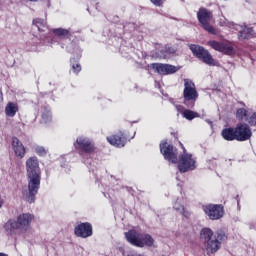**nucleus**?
Segmentation results:
<instances>
[{"label": "nucleus", "instance_id": "obj_1", "mask_svg": "<svg viewBox=\"0 0 256 256\" xmlns=\"http://www.w3.org/2000/svg\"><path fill=\"white\" fill-rule=\"evenodd\" d=\"M26 171L28 177V190H23L24 199L28 203H35V196L41 187V169L36 157H30L26 161Z\"/></svg>", "mask_w": 256, "mask_h": 256}, {"label": "nucleus", "instance_id": "obj_2", "mask_svg": "<svg viewBox=\"0 0 256 256\" xmlns=\"http://www.w3.org/2000/svg\"><path fill=\"white\" fill-rule=\"evenodd\" d=\"M226 239L227 235H225V232L222 230L216 231L215 235L210 228H203L200 231V240L208 253H217V251L221 249V244Z\"/></svg>", "mask_w": 256, "mask_h": 256}, {"label": "nucleus", "instance_id": "obj_3", "mask_svg": "<svg viewBox=\"0 0 256 256\" xmlns=\"http://www.w3.org/2000/svg\"><path fill=\"white\" fill-rule=\"evenodd\" d=\"M35 217L30 213H23L17 217V220H9L4 229L8 235H23L31 228V222Z\"/></svg>", "mask_w": 256, "mask_h": 256}, {"label": "nucleus", "instance_id": "obj_4", "mask_svg": "<svg viewBox=\"0 0 256 256\" xmlns=\"http://www.w3.org/2000/svg\"><path fill=\"white\" fill-rule=\"evenodd\" d=\"M125 238L134 247H153V237L149 234H143L135 229L125 232Z\"/></svg>", "mask_w": 256, "mask_h": 256}, {"label": "nucleus", "instance_id": "obj_5", "mask_svg": "<svg viewBox=\"0 0 256 256\" xmlns=\"http://www.w3.org/2000/svg\"><path fill=\"white\" fill-rule=\"evenodd\" d=\"M189 47L197 59H200V61L204 62L210 67H219V62L213 59V56L211 53H209V50H206L205 48L195 44H191Z\"/></svg>", "mask_w": 256, "mask_h": 256}, {"label": "nucleus", "instance_id": "obj_6", "mask_svg": "<svg viewBox=\"0 0 256 256\" xmlns=\"http://www.w3.org/2000/svg\"><path fill=\"white\" fill-rule=\"evenodd\" d=\"M183 97L187 107H195V101L199 98V93L191 79H184Z\"/></svg>", "mask_w": 256, "mask_h": 256}, {"label": "nucleus", "instance_id": "obj_7", "mask_svg": "<svg viewBox=\"0 0 256 256\" xmlns=\"http://www.w3.org/2000/svg\"><path fill=\"white\" fill-rule=\"evenodd\" d=\"M197 17L205 31L211 33V35H217V30L211 25V19H213V13L211 11L206 8H200Z\"/></svg>", "mask_w": 256, "mask_h": 256}, {"label": "nucleus", "instance_id": "obj_8", "mask_svg": "<svg viewBox=\"0 0 256 256\" xmlns=\"http://www.w3.org/2000/svg\"><path fill=\"white\" fill-rule=\"evenodd\" d=\"M181 147L184 151V153L179 157V162H178V169L180 173H187V171H193L197 166L195 165V158H193V155L188 154L187 150L181 144Z\"/></svg>", "mask_w": 256, "mask_h": 256}, {"label": "nucleus", "instance_id": "obj_9", "mask_svg": "<svg viewBox=\"0 0 256 256\" xmlns=\"http://www.w3.org/2000/svg\"><path fill=\"white\" fill-rule=\"evenodd\" d=\"M203 211L211 221H217V219H221L225 214L223 210V206L217 204H208L203 206Z\"/></svg>", "mask_w": 256, "mask_h": 256}, {"label": "nucleus", "instance_id": "obj_10", "mask_svg": "<svg viewBox=\"0 0 256 256\" xmlns=\"http://www.w3.org/2000/svg\"><path fill=\"white\" fill-rule=\"evenodd\" d=\"M207 45L215 51H219L220 53H224L225 55H233V53H235V48H233V44L229 42H217L215 40H210L207 42Z\"/></svg>", "mask_w": 256, "mask_h": 256}, {"label": "nucleus", "instance_id": "obj_11", "mask_svg": "<svg viewBox=\"0 0 256 256\" xmlns=\"http://www.w3.org/2000/svg\"><path fill=\"white\" fill-rule=\"evenodd\" d=\"M230 27L235 31H238L239 41H245V39H252V37H255V31L253 28L240 24H232Z\"/></svg>", "mask_w": 256, "mask_h": 256}, {"label": "nucleus", "instance_id": "obj_12", "mask_svg": "<svg viewBox=\"0 0 256 256\" xmlns=\"http://www.w3.org/2000/svg\"><path fill=\"white\" fill-rule=\"evenodd\" d=\"M160 152L167 161L177 163V149L173 148L172 145H168L167 142L161 143Z\"/></svg>", "mask_w": 256, "mask_h": 256}, {"label": "nucleus", "instance_id": "obj_13", "mask_svg": "<svg viewBox=\"0 0 256 256\" xmlns=\"http://www.w3.org/2000/svg\"><path fill=\"white\" fill-rule=\"evenodd\" d=\"M234 129L236 131V141H248L253 135L251 128L247 124L240 123Z\"/></svg>", "mask_w": 256, "mask_h": 256}, {"label": "nucleus", "instance_id": "obj_14", "mask_svg": "<svg viewBox=\"0 0 256 256\" xmlns=\"http://www.w3.org/2000/svg\"><path fill=\"white\" fill-rule=\"evenodd\" d=\"M76 237H82V239H87L93 235V226L89 222L81 223L77 225L74 229Z\"/></svg>", "mask_w": 256, "mask_h": 256}, {"label": "nucleus", "instance_id": "obj_15", "mask_svg": "<svg viewBox=\"0 0 256 256\" xmlns=\"http://www.w3.org/2000/svg\"><path fill=\"white\" fill-rule=\"evenodd\" d=\"M154 71L158 72L159 75H173L177 73V67L169 64L154 63L152 64Z\"/></svg>", "mask_w": 256, "mask_h": 256}, {"label": "nucleus", "instance_id": "obj_16", "mask_svg": "<svg viewBox=\"0 0 256 256\" xmlns=\"http://www.w3.org/2000/svg\"><path fill=\"white\" fill-rule=\"evenodd\" d=\"M76 144L80 151H84V153H93L95 151V145L91 143V140L85 137H79L76 140Z\"/></svg>", "mask_w": 256, "mask_h": 256}, {"label": "nucleus", "instance_id": "obj_17", "mask_svg": "<svg viewBox=\"0 0 256 256\" xmlns=\"http://www.w3.org/2000/svg\"><path fill=\"white\" fill-rule=\"evenodd\" d=\"M12 148L16 157H19V159H23V157H25V146L23 145V142L19 140V138H12Z\"/></svg>", "mask_w": 256, "mask_h": 256}, {"label": "nucleus", "instance_id": "obj_18", "mask_svg": "<svg viewBox=\"0 0 256 256\" xmlns=\"http://www.w3.org/2000/svg\"><path fill=\"white\" fill-rule=\"evenodd\" d=\"M108 143L113 145L114 147H125V143H127V138L123 134L120 135H113L107 137Z\"/></svg>", "mask_w": 256, "mask_h": 256}, {"label": "nucleus", "instance_id": "obj_19", "mask_svg": "<svg viewBox=\"0 0 256 256\" xmlns=\"http://www.w3.org/2000/svg\"><path fill=\"white\" fill-rule=\"evenodd\" d=\"M221 135L225 141H237L235 128H225L222 130Z\"/></svg>", "mask_w": 256, "mask_h": 256}, {"label": "nucleus", "instance_id": "obj_20", "mask_svg": "<svg viewBox=\"0 0 256 256\" xmlns=\"http://www.w3.org/2000/svg\"><path fill=\"white\" fill-rule=\"evenodd\" d=\"M174 211L182 215V217H189L191 213H189V210L186 209V207L181 203L180 199H177L176 202L173 205Z\"/></svg>", "mask_w": 256, "mask_h": 256}, {"label": "nucleus", "instance_id": "obj_21", "mask_svg": "<svg viewBox=\"0 0 256 256\" xmlns=\"http://www.w3.org/2000/svg\"><path fill=\"white\" fill-rule=\"evenodd\" d=\"M17 111H19V107L17 106V104L13 102H9L6 105L5 113L7 117H15V115L17 114Z\"/></svg>", "mask_w": 256, "mask_h": 256}, {"label": "nucleus", "instance_id": "obj_22", "mask_svg": "<svg viewBox=\"0 0 256 256\" xmlns=\"http://www.w3.org/2000/svg\"><path fill=\"white\" fill-rule=\"evenodd\" d=\"M33 25L38 29V31L44 32L47 29V21L41 18H36L33 20Z\"/></svg>", "mask_w": 256, "mask_h": 256}, {"label": "nucleus", "instance_id": "obj_23", "mask_svg": "<svg viewBox=\"0 0 256 256\" xmlns=\"http://www.w3.org/2000/svg\"><path fill=\"white\" fill-rule=\"evenodd\" d=\"M237 119H240L241 121H248L249 120V115L247 114V110L240 108L237 110L236 113Z\"/></svg>", "mask_w": 256, "mask_h": 256}, {"label": "nucleus", "instance_id": "obj_24", "mask_svg": "<svg viewBox=\"0 0 256 256\" xmlns=\"http://www.w3.org/2000/svg\"><path fill=\"white\" fill-rule=\"evenodd\" d=\"M183 117L188 119V121H192V119L199 117V114L197 112H193L192 110H184Z\"/></svg>", "mask_w": 256, "mask_h": 256}, {"label": "nucleus", "instance_id": "obj_25", "mask_svg": "<svg viewBox=\"0 0 256 256\" xmlns=\"http://www.w3.org/2000/svg\"><path fill=\"white\" fill-rule=\"evenodd\" d=\"M53 33L58 37H67V35H69V30L63 28H56L53 29Z\"/></svg>", "mask_w": 256, "mask_h": 256}, {"label": "nucleus", "instance_id": "obj_26", "mask_svg": "<svg viewBox=\"0 0 256 256\" xmlns=\"http://www.w3.org/2000/svg\"><path fill=\"white\" fill-rule=\"evenodd\" d=\"M34 149H35L37 155H40L41 157H43V155H47V151L42 146H35Z\"/></svg>", "mask_w": 256, "mask_h": 256}, {"label": "nucleus", "instance_id": "obj_27", "mask_svg": "<svg viewBox=\"0 0 256 256\" xmlns=\"http://www.w3.org/2000/svg\"><path fill=\"white\" fill-rule=\"evenodd\" d=\"M42 120L45 123H49V121H51V112H46L42 114Z\"/></svg>", "mask_w": 256, "mask_h": 256}, {"label": "nucleus", "instance_id": "obj_28", "mask_svg": "<svg viewBox=\"0 0 256 256\" xmlns=\"http://www.w3.org/2000/svg\"><path fill=\"white\" fill-rule=\"evenodd\" d=\"M250 125H254L256 127V113H254L248 120Z\"/></svg>", "mask_w": 256, "mask_h": 256}, {"label": "nucleus", "instance_id": "obj_29", "mask_svg": "<svg viewBox=\"0 0 256 256\" xmlns=\"http://www.w3.org/2000/svg\"><path fill=\"white\" fill-rule=\"evenodd\" d=\"M72 69L74 73H79L81 71V65L80 64H73Z\"/></svg>", "mask_w": 256, "mask_h": 256}, {"label": "nucleus", "instance_id": "obj_30", "mask_svg": "<svg viewBox=\"0 0 256 256\" xmlns=\"http://www.w3.org/2000/svg\"><path fill=\"white\" fill-rule=\"evenodd\" d=\"M153 5H156V7H161L163 5V0H150Z\"/></svg>", "mask_w": 256, "mask_h": 256}, {"label": "nucleus", "instance_id": "obj_31", "mask_svg": "<svg viewBox=\"0 0 256 256\" xmlns=\"http://www.w3.org/2000/svg\"><path fill=\"white\" fill-rule=\"evenodd\" d=\"M176 49L175 48H173V47H168L167 49H166V53H168L169 55H173L174 53H176Z\"/></svg>", "mask_w": 256, "mask_h": 256}, {"label": "nucleus", "instance_id": "obj_32", "mask_svg": "<svg viewBox=\"0 0 256 256\" xmlns=\"http://www.w3.org/2000/svg\"><path fill=\"white\" fill-rule=\"evenodd\" d=\"M0 207H3V198L0 197Z\"/></svg>", "mask_w": 256, "mask_h": 256}, {"label": "nucleus", "instance_id": "obj_33", "mask_svg": "<svg viewBox=\"0 0 256 256\" xmlns=\"http://www.w3.org/2000/svg\"><path fill=\"white\" fill-rule=\"evenodd\" d=\"M0 256H8V255L5 253H0Z\"/></svg>", "mask_w": 256, "mask_h": 256}, {"label": "nucleus", "instance_id": "obj_34", "mask_svg": "<svg viewBox=\"0 0 256 256\" xmlns=\"http://www.w3.org/2000/svg\"><path fill=\"white\" fill-rule=\"evenodd\" d=\"M28 1H31V2H33V3L37 2V0H28Z\"/></svg>", "mask_w": 256, "mask_h": 256}]
</instances>
